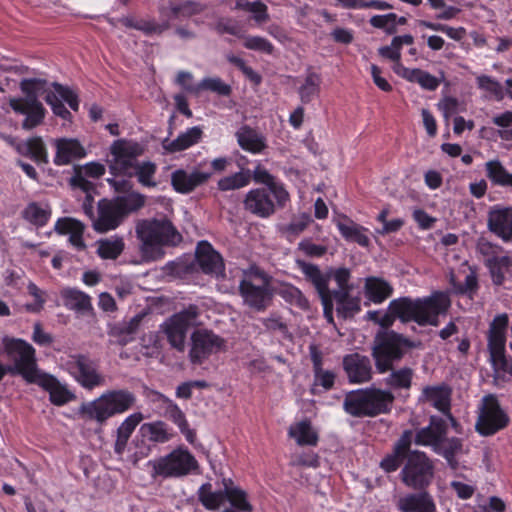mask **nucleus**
I'll return each instance as SVG.
<instances>
[{
	"instance_id": "nucleus-36",
	"label": "nucleus",
	"mask_w": 512,
	"mask_h": 512,
	"mask_svg": "<svg viewBox=\"0 0 512 512\" xmlns=\"http://www.w3.org/2000/svg\"><path fill=\"white\" fill-rule=\"evenodd\" d=\"M392 292L393 288L386 280L374 276L365 278L364 293L369 301L381 304Z\"/></svg>"
},
{
	"instance_id": "nucleus-46",
	"label": "nucleus",
	"mask_w": 512,
	"mask_h": 512,
	"mask_svg": "<svg viewBox=\"0 0 512 512\" xmlns=\"http://www.w3.org/2000/svg\"><path fill=\"white\" fill-rule=\"evenodd\" d=\"M157 171L156 164L151 161H138L135 165L133 172H131L128 178L135 176L137 181L143 186L147 188H154L157 186V182L155 180V174Z\"/></svg>"
},
{
	"instance_id": "nucleus-33",
	"label": "nucleus",
	"mask_w": 512,
	"mask_h": 512,
	"mask_svg": "<svg viewBox=\"0 0 512 512\" xmlns=\"http://www.w3.org/2000/svg\"><path fill=\"white\" fill-rule=\"evenodd\" d=\"M288 436L294 439L299 446H316L319 440L317 431L308 419L291 424Z\"/></svg>"
},
{
	"instance_id": "nucleus-1",
	"label": "nucleus",
	"mask_w": 512,
	"mask_h": 512,
	"mask_svg": "<svg viewBox=\"0 0 512 512\" xmlns=\"http://www.w3.org/2000/svg\"><path fill=\"white\" fill-rule=\"evenodd\" d=\"M451 305L450 297L445 292H434L428 297L411 299L401 297L392 300L386 312L368 311L367 318L381 326L374 340L373 358L379 373L389 371L394 362L400 360L412 343L406 337L387 330L396 319L402 323L416 322L421 326H437L440 315H445Z\"/></svg>"
},
{
	"instance_id": "nucleus-2",
	"label": "nucleus",
	"mask_w": 512,
	"mask_h": 512,
	"mask_svg": "<svg viewBox=\"0 0 512 512\" xmlns=\"http://www.w3.org/2000/svg\"><path fill=\"white\" fill-rule=\"evenodd\" d=\"M46 86L47 82L42 79H23L20 88L26 94V97L10 100L11 108L16 113L25 115L22 123L24 129H33L45 117V109L42 103L38 101V95L42 91L46 92L45 101L51 107L53 113L62 119L69 120L71 118V113L66 109L64 103H67L72 110H78L79 100L73 90L58 83H53L49 89Z\"/></svg>"
},
{
	"instance_id": "nucleus-31",
	"label": "nucleus",
	"mask_w": 512,
	"mask_h": 512,
	"mask_svg": "<svg viewBox=\"0 0 512 512\" xmlns=\"http://www.w3.org/2000/svg\"><path fill=\"white\" fill-rule=\"evenodd\" d=\"M121 22L124 26L139 30L147 36L161 35L170 28V22L168 19L159 22L152 18L136 19L134 17L128 16L122 18Z\"/></svg>"
},
{
	"instance_id": "nucleus-16",
	"label": "nucleus",
	"mask_w": 512,
	"mask_h": 512,
	"mask_svg": "<svg viewBox=\"0 0 512 512\" xmlns=\"http://www.w3.org/2000/svg\"><path fill=\"white\" fill-rule=\"evenodd\" d=\"M49 393V400L55 406H63L75 399V394L55 376L41 371L31 382Z\"/></svg>"
},
{
	"instance_id": "nucleus-13",
	"label": "nucleus",
	"mask_w": 512,
	"mask_h": 512,
	"mask_svg": "<svg viewBox=\"0 0 512 512\" xmlns=\"http://www.w3.org/2000/svg\"><path fill=\"white\" fill-rule=\"evenodd\" d=\"M197 306L191 305L183 311L174 314L165 323V333L168 341L175 349L183 351L188 329L196 324L198 318Z\"/></svg>"
},
{
	"instance_id": "nucleus-57",
	"label": "nucleus",
	"mask_w": 512,
	"mask_h": 512,
	"mask_svg": "<svg viewBox=\"0 0 512 512\" xmlns=\"http://www.w3.org/2000/svg\"><path fill=\"white\" fill-rule=\"evenodd\" d=\"M492 122L498 127L493 134L498 135L504 141L512 140V111H505L492 118Z\"/></svg>"
},
{
	"instance_id": "nucleus-6",
	"label": "nucleus",
	"mask_w": 512,
	"mask_h": 512,
	"mask_svg": "<svg viewBox=\"0 0 512 512\" xmlns=\"http://www.w3.org/2000/svg\"><path fill=\"white\" fill-rule=\"evenodd\" d=\"M2 344L4 353L13 362V365H4L0 361V381L7 373H10L12 375L19 374L26 382L31 383L41 372L37 367L33 346L22 339L10 337H4Z\"/></svg>"
},
{
	"instance_id": "nucleus-27",
	"label": "nucleus",
	"mask_w": 512,
	"mask_h": 512,
	"mask_svg": "<svg viewBox=\"0 0 512 512\" xmlns=\"http://www.w3.org/2000/svg\"><path fill=\"white\" fill-rule=\"evenodd\" d=\"M201 137L202 129L199 126H193L180 133L176 139H163L161 146L166 154H173L197 144Z\"/></svg>"
},
{
	"instance_id": "nucleus-11",
	"label": "nucleus",
	"mask_w": 512,
	"mask_h": 512,
	"mask_svg": "<svg viewBox=\"0 0 512 512\" xmlns=\"http://www.w3.org/2000/svg\"><path fill=\"white\" fill-rule=\"evenodd\" d=\"M434 467L424 452L414 450L407 455L400 473L403 483L413 489H424L432 481Z\"/></svg>"
},
{
	"instance_id": "nucleus-47",
	"label": "nucleus",
	"mask_w": 512,
	"mask_h": 512,
	"mask_svg": "<svg viewBox=\"0 0 512 512\" xmlns=\"http://www.w3.org/2000/svg\"><path fill=\"white\" fill-rule=\"evenodd\" d=\"M490 274L494 285L500 286L505 280L512 267V258L508 255H501L496 260L485 266Z\"/></svg>"
},
{
	"instance_id": "nucleus-42",
	"label": "nucleus",
	"mask_w": 512,
	"mask_h": 512,
	"mask_svg": "<svg viewBox=\"0 0 512 512\" xmlns=\"http://www.w3.org/2000/svg\"><path fill=\"white\" fill-rule=\"evenodd\" d=\"M61 297L64 305L70 310L87 312L92 308L91 298L80 290L65 288L61 291Z\"/></svg>"
},
{
	"instance_id": "nucleus-48",
	"label": "nucleus",
	"mask_w": 512,
	"mask_h": 512,
	"mask_svg": "<svg viewBox=\"0 0 512 512\" xmlns=\"http://www.w3.org/2000/svg\"><path fill=\"white\" fill-rule=\"evenodd\" d=\"M51 216V209L46 203L32 202L23 211V217L36 226H44Z\"/></svg>"
},
{
	"instance_id": "nucleus-34",
	"label": "nucleus",
	"mask_w": 512,
	"mask_h": 512,
	"mask_svg": "<svg viewBox=\"0 0 512 512\" xmlns=\"http://www.w3.org/2000/svg\"><path fill=\"white\" fill-rule=\"evenodd\" d=\"M222 485L226 489L227 499L232 506L233 511L237 512H252L253 506L248 499L245 490L235 485L230 478H223Z\"/></svg>"
},
{
	"instance_id": "nucleus-10",
	"label": "nucleus",
	"mask_w": 512,
	"mask_h": 512,
	"mask_svg": "<svg viewBox=\"0 0 512 512\" xmlns=\"http://www.w3.org/2000/svg\"><path fill=\"white\" fill-rule=\"evenodd\" d=\"M226 350V339L210 329H196L191 334L188 356L190 362L194 365H201L210 357Z\"/></svg>"
},
{
	"instance_id": "nucleus-26",
	"label": "nucleus",
	"mask_w": 512,
	"mask_h": 512,
	"mask_svg": "<svg viewBox=\"0 0 512 512\" xmlns=\"http://www.w3.org/2000/svg\"><path fill=\"white\" fill-rule=\"evenodd\" d=\"M335 225L341 236L347 241L367 247L370 243L368 229L355 223L347 216H340L335 220Z\"/></svg>"
},
{
	"instance_id": "nucleus-53",
	"label": "nucleus",
	"mask_w": 512,
	"mask_h": 512,
	"mask_svg": "<svg viewBox=\"0 0 512 512\" xmlns=\"http://www.w3.org/2000/svg\"><path fill=\"white\" fill-rule=\"evenodd\" d=\"M476 252L483 258V263L487 266L489 263L501 256L503 248L500 245L481 237L477 240Z\"/></svg>"
},
{
	"instance_id": "nucleus-40",
	"label": "nucleus",
	"mask_w": 512,
	"mask_h": 512,
	"mask_svg": "<svg viewBox=\"0 0 512 512\" xmlns=\"http://www.w3.org/2000/svg\"><path fill=\"white\" fill-rule=\"evenodd\" d=\"M321 83L322 78L319 73L307 71L302 84L298 87V94L303 104H308L319 96Z\"/></svg>"
},
{
	"instance_id": "nucleus-23",
	"label": "nucleus",
	"mask_w": 512,
	"mask_h": 512,
	"mask_svg": "<svg viewBox=\"0 0 512 512\" xmlns=\"http://www.w3.org/2000/svg\"><path fill=\"white\" fill-rule=\"evenodd\" d=\"M401 512H436V504L431 494L426 491L409 493L397 501Z\"/></svg>"
},
{
	"instance_id": "nucleus-35",
	"label": "nucleus",
	"mask_w": 512,
	"mask_h": 512,
	"mask_svg": "<svg viewBox=\"0 0 512 512\" xmlns=\"http://www.w3.org/2000/svg\"><path fill=\"white\" fill-rule=\"evenodd\" d=\"M451 391L446 385L426 386L419 401L428 402L441 412L449 409Z\"/></svg>"
},
{
	"instance_id": "nucleus-5",
	"label": "nucleus",
	"mask_w": 512,
	"mask_h": 512,
	"mask_svg": "<svg viewBox=\"0 0 512 512\" xmlns=\"http://www.w3.org/2000/svg\"><path fill=\"white\" fill-rule=\"evenodd\" d=\"M395 397L390 390L374 386L348 392L343 409L354 417H376L392 411Z\"/></svg>"
},
{
	"instance_id": "nucleus-45",
	"label": "nucleus",
	"mask_w": 512,
	"mask_h": 512,
	"mask_svg": "<svg viewBox=\"0 0 512 512\" xmlns=\"http://www.w3.org/2000/svg\"><path fill=\"white\" fill-rule=\"evenodd\" d=\"M485 171L492 183L512 188V173L508 172L499 160L495 159L486 162Z\"/></svg>"
},
{
	"instance_id": "nucleus-15",
	"label": "nucleus",
	"mask_w": 512,
	"mask_h": 512,
	"mask_svg": "<svg viewBox=\"0 0 512 512\" xmlns=\"http://www.w3.org/2000/svg\"><path fill=\"white\" fill-rule=\"evenodd\" d=\"M507 314L497 315L490 323L487 346L491 365L506 356V332L508 327Z\"/></svg>"
},
{
	"instance_id": "nucleus-3",
	"label": "nucleus",
	"mask_w": 512,
	"mask_h": 512,
	"mask_svg": "<svg viewBox=\"0 0 512 512\" xmlns=\"http://www.w3.org/2000/svg\"><path fill=\"white\" fill-rule=\"evenodd\" d=\"M139 250L145 262L156 261L164 256V247L176 246L182 241L181 234L166 218L145 219L136 225Z\"/></svg>"
},
{
	"instance_id": "nucleus-25",
	"label": "nucleus",
	"mask_w": 512,
	"mask_h": 512,
	"mask_svg": "<svg viewBox=\"0 0 512 512\" xmlns=\"http://www.w3.org/2000/svg\"><path fill=\"white\" fill-rule=\"evenodd\" d=\"M444 434H447L446 422L439 417L433 416L428 426L416 432L414 441L417 445L428 446L434 450Z\"/></svg>"
},
{
	"instance_id": "nucleus-62",
	"label": "nucleus",
	"mask_w": 512,
	"mask_h": 512,
	"mask_svg": "<svg viewBox=\"0 0 512 512\" xmlns=\"http://www.w3.org/2000/svg\"><path fill=\"white\" fill-rule=\"evenodd\" d=\"M105 173V166L98 162H90L85 164L79 171V173L74 177L75 184H78L81 187H84L81 181H83V176L91 177V178H99Z\"/></svg>"
},
{
	"instance_id": "nucleus-60",
	"label": "nucleus",
	"mask_w": 512,
	"mask_h": 512,
	"mask_svg": "<svg viewBox=\"0 0 512 512\" xmlns=\"http://www.w3.org/2000/svg\"><path fill=\"white\" fill-rule=\"evenodd\" d=\"M159 398L163 401L166 407V416L179 427L184 426L187 423L185 414L179 408V406L172 400L168 399L164 395H159Z\"/></svg>"
},
{
	"instance_id": "nucleus-4",
	"label": "nucleus",
	"mask_w": 512,
	"mask_h": 512,
	"mask_svg": "<svg viewBox=\"0 0 512 512\" xmlns=\"http://www.w3.org/2000/svg\"><path fill=\"white\" fill-rule=\"evenodd\" d=\"M143 152L144 147L134 140L118 139L110 145L107 165L114 177L108 178L107 182L116 192H125L130 188L129 181L118 179V176H130Z\"/></svg>"
},
{
	"instance_id": "nucleus-7",
	"label": "nucleus",
	"mask_w": 512,
	"mask_h": 512,
	"mask_svg": "<svg viewBox=\"0 0 512 512\" xmlns=\"http://www.w3.org/2000/svg\"><path fill=\"white\" fill-rule=\"evenodd\" d=\"M135 401V395L128 390H110L93 401L83 403L79 408V414L87 420H95L102 424L110 417L129 410Z\"/></svg>"
},
{
	"instance_id": "nucleus-14",
	"label": "nucleus",
	"mask_w": 512,
	"mask_h": 512,
	"mask_svg": "<svg viewBox=\"0 0 512 512\" xmlns=\"http://www.w3.org/2000/svg\"><path fill=\"white\" fill-rule=\"evenodd\" d=\"M283 207L285 205L278 204L270 188L251 189L244 199V208L260 218H268L276 212L277 208Z\"/></svg>"
},
{
	"instance_id": "nucleus-54",
	"label": "nucleus",
	"mask_w": 512,
	"mask_h": 512,
	"mask_svg": "<svg viewBox=\"0 0 512 512\" xmlns=\"http://www.w3.org/2000/svg\"><path fill=\"white\" fill-rule=\"evenodd\" d=\"M279 295L291 305H294L302 310H308L310 305L308 299L302 291L293 285H283L279 289Z\"/></svg>"
},
{
	"instance_id": "nucleus-22",
	"label": "nucleus",
	"mask_w": 512,
	"mask_h": 512,
	"mask_svg": "<svg viewBox=\"0 0 512 512\" xmlns=\"http://www.w3.org/2000/svg\"><path fill=\"white\" fill-rule=\"evenodd\" d=\"M239 289L246 305L257 311H261L266 308L270 300V294L264 283L257 285L250 279L245 278L241 281Z\"/></svg>"
},
{
	"instance_id": "nucleus-55",
	"label": "nucleus",
	"mask_w": 512,
	"mask_h": 512,
	"mask_svg": "<svg viewBox=\"0 0 512 512\" xmlns=\"http://www.w3.org/2000/svg\"><path fill=\"white\" fill-rule=\"evenodd\" d=\"M18 151L35 161H42L46 157L44 144L40 138H30L20 143Z\"/></svg>"
},
{
	"instance_id": "nucleus-39",
	"label": "nucleus",
	"mask_w": 512,
	"mask_h": 512,
	"mask_svg": "<svg viewBox=\"0 0 512 512\" xmlns=\"http://www.w3.org/2000/svg\"><path fill=\"white\" fill-rule=\"evenodd\" d=\"M142 420V413L136 412L126 417L117 428V437L114 444V451L117 455L124 453L130 436Z\"/></svg>"
},
{
	"instance_id": "nucleus-51",
	"label": "nucleus",
	"mask_w": 512,
	"mask_h": 512,
	"mask_svg": "<svg viewBox=\"0 0 512 512\" xmlns=\"http://www.w3.org/2000/svg\"><path fill=\"white\" fill-rule=\"evenodd\" d=\"M413 370L408 367H403L393 370L386 378V384L394 390L409 389L412 384Z\"/></svg>"
},
{
	"instance_id": "nucleus-12",
	"label": "nucleus",
	"mask_w": 512,
	"mask_h": 512,
	"mask_svg": "<svg viewBox=\"0 0 512 512\" xmlns=\"http://www.w3.org/2000/svg\"><path fill=\"white\" fill-rule=\"evenodd\" d=\"M61 365L86 389L91 390L105 384V377L98 372L95 362L85 355H69Z\"/></svg>"
},
{
	"instance_id": "nucleus-24",
	"label": "nucleus",
	"mask_w": 512,
	"mask_h": 512,
	"mask_svg": "<svg viewBox=\"0 0 512 512\" xmlns=\"http://www.w3.org/2000/svg\"><path fill=\"white\" fill-rule=\"evenodd\" d=\"M54 144L56 147L54 163L58 166L68 165L86 156L85 148L77 139L61 138L55 140Z\"/></svg>"
},
{
	"instance_id": "nucleus-37",
	"label": "nucleus",
	"mask_w": 512,
	"mask_h": 512,
	"mask_svg": "<svg viewBox=\"0 0 512 512\" xmlns=\"http://www.w3.org/2000/svg\"><path fill=\"white\" fill-rule=\"evenodd\" d=\"M351 290H333L332 298L336 303L337 313L343 318L352 317L361 309V299L359 296H352Z\"/></svg>"
},
{
	"instance_id": "nucleus-17",
	"label": "nucleus",
	"mask_w": 512,
	"mask_h": 512,
	"mask_svg": "<svg viewBox=\"0 0 512 512\" xmlns=\"http://www.w3.org/2000/svg\"><path fill=\"white\" fill-rule=\"evenodd\" d=\"M196 260L205 274L215 278L224 277L225 265L222 256L207 241H200L196 247Z\"/></svg>"
},
{
	"instance_id": "nucleus-50",
	"label": "nucleus",
	"mask_w": 512,
	"mask_h": 512,
	"mask_svg": "<svg viewBox=\"0 0 512 512\" xmlns=\"http://www.w3.org/2000/svg\"><path fill=\"white\" fill-rule=\"evenodd\" d=\"M336 374L329 369H318L313 371V382L311 385V393L318 395L331 390L334 386Z\"/></svg>"
},
{
	"instance_id": "nucleus-64",
	"label": "nucleus",
	"mask_w": 512,
	"mask_h": 512,
	"mask_svg": "<svg viewBox=\"0 0 512 512\" xmlns=\"http://www.w3.org/2000/svg\"><path fill=\"white\" fill-rule=\"evenodd\" d=\"M243 45L249 50L260 51L266 54H272L274 51L273 44L261 36H246Z\"/></svg>"
},
{
	"instance_id": "nucleus-30",
	"label": "nucleus",
	"mask_w": 512,
	"mask_h": 512,
	"mask_svg": "<svg viewBox=\"0 0 512 512\" xmlns=\"http://www.w3.org/2000/svg\"><path fill=\"white\" fill-rule=\"evenodd\" d=\"M54 229L59 234L69 235L70 243L77 249L85 247L83 240L84 225L80 221L70 217L59 218Z\"/></svg>"
},
{
	"instance_id": "nucleus-49",
	"label": "nucleus",
	"mask_w": 512,
	"mask_h": 512,
	"mask_svg": "<svg viewBox=\"0 0 512 512\" xmlns=\"http://www.w3.org/2000/svg\"><path fill=\"white\" fill-rule=\"evenodd\" d=\"M312 222V218L307 213H302L294 217L290 223L281 225L279 231L290 242L294 241Z\"/></svg>"
},
{
	"instance_id": "nucleus-19",
	"label": "nucleus",
	"mask_w": 512,
	"mask_h": 512,
	"mask_svg": "<svg viewBox=\"0 0 512 512\" xmlns=\"http://www.w3.org/2000/svg\"><path fill=\"white\" fill-rule=\"evenodd\" d=\"M211 175L210 171H203L198 168L191 171L177 169L171 175V183L177 192L187 194L206 183Z\"/></svg>"
},
{
	"instance_id": "nucleus-41",
	"label": "nucleus",
	"mask_w": 512,
	"mask_h": 512,
	"mask_svg": "<svg viewBox=\"0 0 512 512\" xmlns=\"http://www.w3.org/2000/svg\"><path fill=\"white\" fill-rule=\"evenodd\" d=\"M201 504L208 510H217L223 506L227 499L226 489L213 490L210 483H204L198 490Z\"/></svg>"
},
{
	"instance_id": "nucleus-63",
	"label": "nucleus",
	"mask_w": 512,
	"mask_h": 512,
	"mask_svg": "<svg viewBox=\"0 0 512 512\" xmlns=\"http://www.w3.org/2000/svg\"><path fill=\"white\" fill-rule=\"evenodd\" d=\"M476 80L481 90L488 92L498 100L503 98V88L497 80L487 75H480Z\"/></svg>"
},
{
	"instance_id": "nucleus-58",
	"label": "nucleus",
	"mask_w": 512,
	"mask_h": 512,
	"mask_svg": "<svg viewBox=\"0 0 512 512\" xmlns=\"http://www.w3.org/2000/svg\"><path fill=\"white\" fill-rule=\"evenodd\" d=\"M122 211L123 215L126 216L131 212H135L142 208L145 204V196L138 192H132L115 200Z\"/></svg>"
},
{
	"instance_id": "nucleus-21",
	"label": "nucleus",
	"mask_w": 512,
	"mask_h": 512,
	"mask_svg": "<svg viewBox=\"0 0 512 512\" xmlns=\"http://www.w3.org/2000/svg\"><path fill=\"white\" fill-rule=\"evenodd\" d=\"M343 367L351 383H364L372 377L371 361L358 353L344 357Z\"/></svg>"
},
{
	"instance_id": "nucleus-32",
	"label": "nucleus",
	"mask_w": 512,
	"mask_h": 512,
	"mask_svg": "<svg viewBox=\"0 0 512 512\" xmlns=\"http://www.w3.org/2000/svg\"><path fill=\"white\" fill-rule=\"evenodd\" d=\"M462 450L463 441L461 438L447 437V434H444L433 451L442 456L452 469H456L459 465L457 457L462 453Z\"/></svg>"
},
{
	"instance_id": "nucleus-43",
	"label": "nucleus",
	"mask_w": 512,
	"mask_h": 512,
	"mask_svg": "<svg viewBox=\"0 0 512 512\" xmlns=\"http://www.w3.org/2000/svg\"><path fill=\"white\" fill-rule=\"evenodd\" d=\"M231 9L250 13L257 25H262L270 19L268 6L260 0H235V4L231 6Z\"/></svg>"
},
{
	"instance_id": "nucleus-29",
	"label": "nucleus",
	"mask_w": 512,
	"mask_h": 512,
	"mask_svg": "<svg viewBox=\"0 0 512 512\" xmlns=\"http://www.w3.org/2000/svg\"><path fill=\"white\" fill-rule=\"evenodd\" d=\"M253 179L256 183H261L262 188H270L274 193V198L277 199L279 205H286L290 200V195L286 190L284 184L276 180L264 167L257 165L253 170Z\"/></svg>"
},
{
	"instance_id": "nucleus-56",
	"label": "nucleus",
	"mask_w": 512,
	"mask_h": 512,
	"mask_svg": "<svg viewBox=\"0 0 512 512\" xmlns=\"http://www.w3.org/2000/svg\"><path fill=\"white\" fill-rule=\"evenodd\" d=\"M231 90V86L219 77H205L198 82V95L202 91H211L220 96H229Z\"/></svg>"
},
{
	"instance_id": "nucleus-20",
	"label": "nucleus",
	"mask_w": 512,
	"mask_h": 512,
	"mask_svg": "<svg viewBox=\"0 0 512 512\" xmlns=\"http://www.w3.org/2000/svg\"><path fill=\"white\" fill-rule=\"evenodd\" d=\"M487 228L503 242L512 241V207L491 209L488 213Z\"/></svg>"
},
{
	"instance_id": "nucleus-9",
	"label": "nucleus",
	"mask_w": 512,
	"mask_h": 512,
	"mask_svg": "<svg viewBox=\"0 0 512 512\" xmlns=\"http://www.w3.org/2000/svg\"><path fill=\"white\" fill-rule=\"evenodd\" d=\"M153 477L181 478L192 474L198 469L196 458L186 448L174 449L169 454L157 459L149 460Z\"/></svg>"
},
{
	"instance_id": "nucleus-61",
	"label": "nucleus",
	"mask_w": 512,
	"mask_h": 512,
	"mask_svg": "<svg viewBox=\"0 0 512 512\" xmlns=\"http://www.w3.org/2000/svg\"><path fill=\"white\" fill-rule=\"evenodd\" d=\"M370 24L378 29H383L387 33H394L397 27V15L388 13L384 15H374L369 20Z\"/></svg>"
},
{
	"instance_id": "nucleus-8",
	"label": "nucleus",
	"mask_w": 512,
	"mask_h": 512,
	"mask_svg": "<svg viewBox=\"0 0 512 512\" xmlns=\"http://www.w3.org/2000/svg\"><path fill=\"white\" fill-rule=\"evenodd\" d=\"M509 423L510 417L498 398L494 394L483 396L477 406L475 431L480 436L489 437L505 429Z\"/></svg>"
},
{
	"instance_id": "nucleus-18",
	"label": "nucleus",
	"mask_w": 512,
	"mask_h": 512,
	"mask_svg": "<svg viewBox=\"0 0 512 512\" xmlns=\"http://www.w3.org/2000/svg\"><path fill=\"white\" fill-rule=\"evenodd\" d=\"M123 218L116 201L103 199L98 203V215L93 219V228L98 232H107L117 228Z\"/></svg>"
},
{
	"instance_id": "nucleus-38",
	"label": "nucleus",
	"mask_w": 512,
	"mask_h": 512,
	"mask_svg": "<svg viewBox=\"0 0 512 512\" xmlns=\"http://www.w3.org/2000/svg\"><path fill=\"white\" fill-rule=\"evenodd\" d=\"M236 137L239 146L250 153L259 154L266 148L265 137L248 126H242Z\"/></svg>"
},
{
	"instance_id": "nucleus-28",
	"label": "nucleus",
	"mask_w": 512,
	"mask_h": 512,
	"mask_svg": "<svg viewBox=\"0 0 512 512\" xmlns=\"http://www.w3.org/2000/svg\"><path fill=\"white\" fill-rule=\"evenodd\" d=\"M296 267L303 273L305 278L312 283L319 296L331 292L329 289L330 273H324L319 266L306 262L302 259L295 260Z\"/></svg>"
},
{
	"instance_id": "nucleus-59",
	"label": "nucleus",
	"mask_w": 512,
	"mask_h": 512,
	"mask_svg": "<svg viewBox=\"0 0 512 512\" xmlns=\"http://www.w3.org/2000/svg\"><path fill=\"white\" fill-rule=\"evenodd\" d=\"M142 428L146 430L149 439L153 442L164 443L170 439L167 425L162 421L144 424Z\"/></svg>"
},
{
	"instance_id": "nucleus-44",
	"label": "nucleus",
	"mask_w": 512,
	"mask_h": 512,
	"mask_svg": "<svg viewBox=\"0 0 512 512\" xmlns=\"http://www.w3.org/2000/svg\"><path fill=\"white\" fill-rule=\"evenodd\" d=\"M123 237L112 235L97 242V253L102 259H116L124 250Z\"/></svg>"
},
{
	"instance_id": "nucleus-52",
	"label": "nucleus",
	"mask_w": 512,
	"mask_h": 512,
	"mask_svg": "<svg viewBox=\"0 0 512 512\" xmlns=\"http://www.w3.org/2000/svg\"><path fill=\"white\" fill-rule=\"evenodd\" d=\"M251 180L249 170L239 171L232 175L221 178L218 181V188L221 191L236 190L247 186Z\"/></svg>"
}]
</instances>
